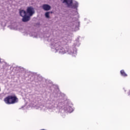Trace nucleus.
Segmentation results:
<instances>
[{"instance_id":"obj_1","label":"nucleus","mask_w":130,"mask_h":130,"mask_svg":"<svg viewBox=\"0 0 130 130\" xmlns=\"http://www.w3.org/2000/svg\"><path fill=\"white\" fill-rule=\"evenodd\" d=\"M47 41L49 42H51V48L53 52L55 53L58 52L60 54H64V53L67 52L68 54H71L72 56H76L77 55V48H76V46H80V43H79V41H76L72 47H68L66 48V51L60 46L61 43L59 41L53 39V36H49Z\"/></svg>"},{"instance_id":"obj_2","label":"nucleus","mask_w":130,"mask_h":130,"mask_svg":"<svg viewBox=\"0 0 130 130\" xmlns=\"http://www.w3.org/2000/svg\"><path fill=\"white\" fill-rule=\"evenodd\" d=\"M47 108L50 110H52V111H54L55 110L56 112H57L59 110H60L61 108H62V103L51 101L49 104H47Z\"/></svg>"},{"instance_id":"obj_3","label":"nucleus","mask_w":130,"mask_h":130,"mask_svg":"<svg viewBox=\"0 0 130 130\" xmlns=\"http://www.w3.org/2000/svg\"><path fill=\"white\" fill-rule=\"evenodd\" d=\"M62 4H64L66 6H67L68 8H71V9H76L78 10L79 7V3L77 1H73V0H61Z\"/></svg>"},{"instance_id":"obj_4","label":"nucleus","mask_w":130,"mask_h":130,"mask_svg":"<svg viewBox=\"0 0 130 130\" xmlns=\"http://www.w3.org/2000/svg\"><path fill=\"white\" fill-rule=\"evenodd\" d=\"M6 104H15L18 102V98L15 95H9L4 99Z\"/></svg>"},{"instance_id":"obj_5","label":"nucleus","mask_w":130,"mask_h":130,"mask_svg":"<svg viewBox=\"0 0 130 130\" xmlns=\"http://www.w3.org/2000/svg\"><path fill=\"white\" fill-rule=\"evenodd\" d=\"M75 21L71 23V27L72 28L73 31H78L79 26H80V22L78 21L77 18H75Z\"/></svg>"},{"instance_id":"obj_6","label":"nucleus","mask_w":130,"mask_h":130,"mask_svg":"<svg viewBox=\"0 0 130 130\" xmlns=\"http://www.w3.org/2000/svg\"><path fill=\"white\" fill-rule=\"evenodd\" d=\"M62 108L60 109H63L64 111H67V112H69L70 113L74 111V109L72 108V106L63 105V103H62Z\"/></svg>"},{"instance_id":"obj_7","label":"nucleus","mask_w":130,"mask_h":130,"mask_svg":"<svg viewBox=\"0 0 130 130\" xmlns=\"http://www.w3.org/2000/svg\"><path fill=\"white\" fill-rule=\"evenodd\" d=\"M26 13L28 14L29 16H33L34 13H35V11L34 10V8L32 7H27L26 10Z\"/></svg>"},{"instance_id":"obj_8","label":"nucleus","mask_w":130,"mask_h":130,"mask_svg":"<svg viewBox=\"0 0 130 130\" xmlns=\"http://www.w3.org/2000/svg\"><path fill=\"white\" fill-rule=\"evenodd\" d=\"M42 8L44 11H50V10H51V6L48 4H44L42 6Z\"/></svg>"},{"instance_id":"obj_9","label":"nucleus","mask_w":130,"mask_h":130,"mask_svg":"<svg viewBox=\"0 0 130 130\" xmlns=\"http://www.w3.org/2000/svg\"><path fill=\"white\" fill-rule=\"evenodd\" d=\"M22 22H28V21H30V16L25 15L22 17Z\"/></svg>"},{"instance_id":"obj_10","label":"nucleus","mask_w":130,"mask_h":130,"mask_svg":"<svg viewBox=\"0 0 130 130\" xmlns=\"http://www.w3.org/2000/svg\"><path fill=\"white\" fill-rule=\"evenodd\" d=\"M27 13L23 10H19V15L21 16V17H24V16H26Z\"/></svg>"},{"instance_id":"obj_11","label":"nucleus","mask_w":130,"mask_h":130,"mask_svg":"<svg viewBox=\"0 0 130 130\" xmlns=\"http://www.w3.org/2000/svg\"><path fill=\"white\" fill-rule=\"evenodd\" d=\"M120 74H121V75L122 76V77H127V74L125 73V72H124V70H121Z\"/></svg>"},{"instance_id":"obj_12","label":"nucleus","mask_w":130,"mask_h":130,"mask_svg":"<svg viewBox=\"0 0 130 130\" xmlns=\"http://www.w3.org/2000/svg\"><path fill=\"white\" fill-rule=\"evenodd\" d=\"M39 108H40V110H43V111H45V110H46V107H45L43 105L40 106Z\"/></svg>"},{"instance_id":"obj_13","label":"nucleus","mask_w":130,"mask_h":130,"mask_svg":"<svg viewBox=\"0 0 130 130\" xmlns=\"http://www.w3.org/2000/svg\"><path fill=\"white\" fill-rule=\"evenodd\" d=\"M50 13V12H46V13L45 14L46 18H47V19H49V18Z\"/></svg>"},{"instance_id":"obj_14","label":"nucleus","mask_w":130,"mask_h":130,"mask_svg":"<svg viewBox=\"0 0 130 130\" xmlns=\"http://www.w3.org/2000/svg\"><path fill=\"white\" fill-rule=\"evenodd\" d=\"M29 36H31V37H34V38L36 37V36H34L33 35H31V34H29Z\"/></svg>"},{"instance_id":"obj_15","label":"nucleus","mask_w":130,"mask_h":130,"mask_svg":"<svg viewBox=\"0 0 130 130\" xmlns=\"http://www.w3.org/2000/svg\"><path fill=\"white\" fill-rule=\"evenodd\" d=\"M75 15H78L79 13H78V11H75Z\"/></svg>"},{"instance_id":"obj_16","label":"nucleus","mask_w":130,"mask_h":130,"mask_svg":"<svg viewBox=\"0 0 130 130\" xmlns=\"http://www.w3.org/2000/svg\"><path fill=\"white\" fill-rule=\"evenodd\" d=\"M10 29H11V30L13 29V25H12L10 26Z\"/></svg>"},{"instance_id":"obj_17","label":"nucleus","mask_w":130,"mask_h":130,"mask_svg":"<svg viewBox=\"0 0 130 130\" xmlns=\"http://www.w3.org/2000/svg\"><path fill=\"white\" fill-rule=\"evenodd\" d=\"M2 61V59L0 58V62Z\"/></svg>"},{"instance_id":"obj_18","label":"nucleus","mask_w":130,"mask_h":130,"mask_svg":"<svg viewBox=\"0 0 130 130\" xmlns=\"http://www.w3.org/2000/svg\"><path fill=\"white\" fill-rule=\"evenodd\" d=\"M19 69H21V67H19Z\"/></svg>"}]
</instances>
